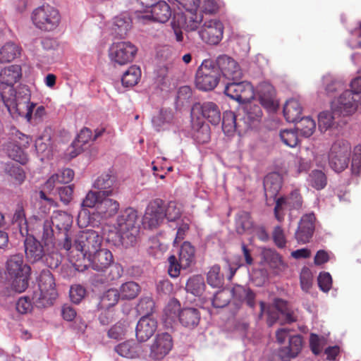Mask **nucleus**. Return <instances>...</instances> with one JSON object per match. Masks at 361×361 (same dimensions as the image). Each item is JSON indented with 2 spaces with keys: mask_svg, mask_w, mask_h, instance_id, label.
I'll list each match as a JSON object with an SVG mask.
<instances>
[{
  "mask_svg": "<svg viewBox=\"0 0 361 361\" xmlns=\"http://www.w3.org/2000/svg\"><path fill=\"white\" fill-rule=\"evenodd\" d=\"M22 76V69L19 65H11L0 72V95L8 113H33L36 104L30 102L29 95L23 98L16 96L13 88Z\"/></svg>",
  "mask_w": 361,
  "mask_h": 361,
  "instance_id": "nucleus-1",
  "label": "nucleus"
},
{
  "mask_svg": "<svg viewBox=\"0 0 361 361\" xmlns=\"http://www.w3.org/2000/svg\"><path fill=\"white\" fill-rule=\"evenodd\" d=\"M137 219V212L132 207H128L121 213L114 226L116 236L113 240L115 244L120 243L128 247L136 243L140 233Z\"/></svg>",
  "mask_w": 361,
  "mask_h": 361,
  "instance_id": "nucleus-2",
  "label": "nucleus"
},
{
  "mask_svg": "<svg viewBox=\"0 0 361 361\" xmlns=\"http://www.w3.org/2000/svg\"><path fill=\"white\" fill-rule=\"evenodd\" d=\"M6 271L13 279L11 288L15 292L20 293L27 288L30 267L23 264L22 255L11 256L6 262Z\"/></svg>",
  "mask_w": 361,
  "mask_h": 361,
  "instance_id": "nucleus-3",
  "label": "nucleus"
},
{
  "mask_svg": "<svg viewBox=\"0 0 361 361\" xmlns=\"http://www.w3.org/2000/svg\"><path fill=\"white\" fill-rule=\"evenodd\" d=\"M111 196L99 195L90 191L83 200L82 205L85 207L94 208L95 213L102 219H109L115 216L120 208V204Z\"/></svg>",
  "mask_w": 361,
  "mask_h": 361,
  "instance_id": "nucleus-4",
  "label": "nucleus"
},
{
  "mask_svg": "<svg viewBox=\"0 0 361 361\" xmlns=\"http://www.w3.org/2000/svg\"><path fill=\"white\" fill-rule=\"evenodd\" d=\"M102 238L94 230H86L80 232L72 245L70 253L74 250L78 252V257L88 258L100 249Z\"/></svg>",
  "mask_w": 361,
  "mask_h": 361,
  "instance_id": "nucleus-5",
  "label": "nucleus"
},
{
  "mask_svg": "<svg viewBox=\"0 0 361 361\" xmlns=\"http://www.w3.org/2000/svg\"><path fill=\"white\" fill-rule=\"evenodd\" d=\"M31 19L37 29L51 32L59 27L61 14L58 9L47 4L35 8L32 13Z\"/></svg>",
  "mask_w": 361,
  "mask_h": 361,
  "instance_id": "nucleus-6",
  "label": "nucleus"
},
{
  "mask_svg": "<svg viewBox=\"0 0 361 361\" xmlns=\"http://www.w3.org/2000/svg\"><path fill=\"white\" fill-rule=\"evenodd\" d=\"M220 73L214 61L204 60L195 75V86L202 91L214 90L219 82Z\"/></svg>",
  "mask_w": 361,
  "mask_h": 361,
  "instance_id": "nucleus-7",
  "label": "nucleus"
},
{
  "mask_svg": "<svg viewBox=\"0 0 361 361\" xmlns=\"http://www.w3.org/2000/svg\"><path fill=\"white\" fill-rule=\"evenodd\" d=\"M180 303L178 300L171 301L165 309L166 317L173 320L178 317L181 325L185 328L193 329L200 321V312L198 309L186 307L180 310Z\"/></svg>",
  "mask_w": 361,
  "mask_h": 361,
  "instance_id": "nucleus-8",
  "label": "nucleus"
},
{
  "mask_svg": "<svg viewBox=\"0 0 361 361\" xmlns=\"http://www.w3.org/2000/svg\"><path fill=\"white\" fill-rule=\"evenodd\" d=\"M39 293H35L32 299L38 307H45L52 304L58 295L55 281L48 270L41 272L38 279Z\"/></svg>",
  "mask_w": 361,
  "mask_h": 361,
  "instance_id": "nucleus-9",
  "label": "nucleus"
},
{
  "mask_svg": "<svg viewBox=\"0 0 361 361\" xmlns=\"http://www.w3.org/2000/svg\"><path fill=\"white\" fill-rule=\"evenodd\" d=\"M350 152L351 146L347 140L335 141L329 153L330 167L337 173L344 171L348 166Z\"/></svg>",
  "mask_w": 361,
  "mask_h": 361,
  "instance_id": "nucleus-10",
  "label": "nucleus"
},
{
  "mask_svg": "<svg viewBox=\"0 0 361 361\" xmlns=\"http://www.w3.org/2000/svg\"><path fill=\"white\" fill-rule=\"evenodd\" d=\"M303 205V197L300 190L298 188L293 190L287 195L281 196L276 199L274 209V216L279 222L284 220V206H286L289 211V217L292 220L293 212L295 210L302 209Z\"/></svg>",
  "mask_w": 361,
  "mask_h": 361,
  "instance_id": "nucleus-11",
  "label": "nucleus"
},
{
  "mask_svg": "<svg viewBox=\"0 0 361 361\" xmlns=\"http://www.w3.org/2000/svg\"><path fill=\"white\" fill-rule=\"evenodd\" d=\"M252 114H223L222 130L231 135L235 130H246L255 126Z\"/></svg>",
  "mask_w": 361,
  "mask_h": 361,
  "instance_id": "nucleus-12",
  "label": "nucleus"
},
{
  "mask_svg": "<svg viewBox=\"0 0 361 361\" xmlns=\"http://www.w3.org/2000/svg\"><path fill=\"white\" fill-rule=\"evenodd\" d=\"M137 53V48L130 42H118L109 48V58L118 65H125L131 62Z\"/></svg>",
  "mask_w": 361,
  "mask_h": 361,
  "instance_id": "nucleus-13",
  "label": "nucleus"
},
{
  "mask_svg": "<svg viewBox=\"0 0 361 361\" xmlns=\"http://www.w3.org/2000/svg\"><path fill=\"white\" fill-rule=\"evenodd\" d=\"M224 93L231 99L242 104L248 103L255 97L252 85L246 81H233L228 83L225 87Z\"/></svg>",
  "mask_w": 361,
  "mask_h": 361,
  "instance_id": "nucleus-14",
  "label": "nucleus"
},
{
  "mask_svg": "<svg viewBox=\"0 0 361 361\" xmlns=\"http://www.w3.org/2000/svg\"><path fill=\"white\" fill-rule=\"evenodd\" d=\"M198 34L201 39L209 44H218L223 38L224 25L217 19L205 20L200 26Z\"/></svg>",
  "mask_w": 361,
  "mask_h": 361,
  "instance_id": "nucleus-15",
  "label": "nucleus"
},
{
  "mask_svg": "<svg viewBox=\"0 0 361 361\" xmlns=\"http://www.w3.org/2000/svg\"><path fill=\"white\" fill-rule=\"evenodd\" d=\"M164 220V202L161 199L151 201L146 209L142 219L145 227L152 229L157 228Z\"/></svg>",
  "mask_w": 361,
  "mask_h": 361,
  "instance_id": "nucleus-16",
  "label": "nucleus"
},
{
  "mask_svg": "<svg viewBox=\"0 0 361 361\" xmlns=\"http://www.w3.org/2000/svg\"><path fill=\"white\" fill-rule=\"evenodd\" d=\"M173 340L168 333H161L156 335L149 345V357L153 360H163L171 350Z\"/></svg>",
  "mask_w": 361,
  "mask_h": 361,
  "instance_id": "nucleus-17",
  "label": "nucleus"
},
{
  "mask_svg": "<svg viewBox=\"0 0 361 361\" xmlns=\"http://www.w3.org/2000/svg\"><path fill=\"white\" fill-rule=\"evenodd\" d=\"M219 69L220 75L224 78L233 80H240L243 77L242 70L238 63L232 57L223 54L219 56L214 63Z\"/></svg>",
  "mask_w": 361,
  "mask_h": 361,
  "instance_id": "nucleus-18",
  "label": "nucleus"
},
{
  "mask_svg": "<svg viewBox=\"0 0 361 361\" xmlns=\"http://www.w3.org/2000/svg\"><path fill=\"white\" fill-rule=\"evenodd\" d=\"M302 337L300 335L289 336L288 346L281 348L271 355L269 361H290L300 353L302 348Z\"/></svg>",
  "mask_w": 361,
  "mask_h": 361,
  "instance_id": "nucleus-19",
  "label": "nucleus"
},
{
  "mask_svg": "<svg viewBox=\"0 0 361 361\" xmlns=\"http://www.w3.org/2000/svg\"><path fill=\"white\" fill-rule=\"evenodd\" d=\"M316 217L313 212L302 216L295 233L297 241L301 244L310 242L315 229Z\"/></svg>",
  "mask_w": 361,
  "mask_h": 361,
  "instance_id": "nucleus-20",
  "label": "nucleus"
},
{
  "mask_svg": "<svg viewBox=\"0 0 361 361\" xmlns=\"http://www.w3.org/2000/svg\"><path fill=\"white\" fill-rule=\"evenodd\" d=\"M301 114H283L284 118L288 123H293L295 130L300 133L302 136L310 137L316 129L315 121L310 116L300 117Z\"/></svg>",
  "mask_w": 361,
  "mask_h": 361,
  "instance_id": "nucleus-21",
  "label": "nucleus"
},
{
  "mask_svg": "<svg viewBox=\"0 0 361 361\" xmlns=\"http://www.w3.org/2000/svg\"><path fill=\"white\" fill-rule=\"evenodd\" d=\"M93 186L99 191H94L99 195L114 196L119 192L116 176L105 173L100 175L94 182Z\"/></svg>",
  "mask_w": 361,
  "mask_h": 361,
  "instance_id": "nucleus-22",
  "label": "nucleus"
},
{
  "mask_svg": "<svg viewBox=\"0 0 361 361\" xmlns=\"http://www.w3.org/2000/svg\"><path fill=\"white\" fill-rule=\"evenodd\" d=\"M157 321L151 316H142L138 321L135 328L137 340L140 342H146L156 332L157 329Z\"/></svg>",
  "mask_w": 361,
  "mask_h": 361,
  "instance_id": "nucleus-23",
  "label": "nucleus"
},
{
  "mask_svg": "<svg viewBox=\"0 0 361 361\" xmlns=\"http://www.w3.org/2000/svg\"><path fill=\"white\" fill-rule=\"evenodd\" d=\"M360 100L350 90H345L338 98L331 102L333 113L356 110Z\"/></svg>",
  "mask_w": 361,
  "mask_h": 361,
  "instance_id": "nucleus-24",
  "label": "nucleus"
},
{
  "mask_svg": "<svg viewBox=\"0 0 361 361\" xmlns=\"http://www.w3.org/2000/svg\"><path fill=\"white\" fill-rule=\"evenodd\" d=\"M49 222H51V225L54 226L59 231L64 232L65 238L63 243V247L66 251L71 250L72 242L68 235V232L72 224L71 216L66 212H56L52 216Z\"/></svg>",
  "mask_w": 361,
  "mask_h": 361,
  "instance_id": "nucleus-25",
  "label": "nucleus"
},
{
  "mask_svg": "<svg viewBox=\"0 0 361 361\" xmlns=\"http://www.w3.org/2000/svg\"><path fill=\"white\" fill-rule=\"evenodd\" d=\"M283 183V176L277 172L269 173L264 177L263 185L267 202L276 197Z\"/></svg>",
  "mask_w": 361,
  "mask_h": 361,
  "instance_id": "nucleus-26",
  "label": "nucleus"
},
{
  "mask_svg": "<svg viewBox=\"0 0 361 361\" xmlns=\"http://www.w3.org/2000/svg\"><path fill=\"white\" fill-rule=\"evenodd\" d=\"M259 98L260 104L267 111L273 112L277 111L279 104L276 99V90L273 85L267 82L262 84Z\"/></svg>",
  "mask_w": 361,
  "mask_h": 361,
  "instance_id": "nucleus-27",
  "label": "nucleus"
},
{
  "mask_svg": "<svg viewBox=\"0 0 361 361\" xmlns=\"http://www.w3.org/2000/svg\"><path fill=\"white\" fill-rule=\"evenodd\" d=\"M92 269L104 271L113 263L112 253L107 249H99L87 258Z\"/></svg>",
  "mask_w": 361,
  "mask_h": 361,
  "instance_id": "nucleus-28",
  "label": "nucleus"
},
{
  "mask_svg": "<svg viewBox=\"0 0 361 361\" xmlns=\"http://www.w3.org/2000/svg\"><path fill=\"white\" fill-rule=\"evenodd\" d=\"M206 114H190L192 128L196 130L195 139L199 143H206L210 140L209 128L204 124Z\"/></svg>",
  "mask_w": 361,
  "mask_h": 361,
  "instance_id": "nucleus-29",
  "label": "nucleus"
},
{
  "mask_svg": "<svg viewBox=\"0 0 361 361\" xmlns=\"http://www.w3.org/2000/svg\"><path fill=\"white\" fill-rule=\"evenodd\" d=\"M25 252L27 260L32 263L42 259L44 255V250L41 243L32 236L25 240Z\"/></svg>",
  "mask_w": 361,
  "mask_h": 361,
  "instance_id": "nucleus-30",
  "label": "nucleus"
},
{
  "mask_svg": "<svg viewBox=\"0 0 361 361\" xmlns=\"http://www.w3.org/2000/svg\"><path fill=\"white\" fill-rule=\"evenodd\" d=\"M151 14L145 16L146 18L152 19L154 21L164 23L167 22L171 16V10L167 3L164 1L157 2L150 7Z\"/></svg>",
  "mask_w": 361,
  "mask_h": 361,
  "instance_id": "nucleus-31",
  "label": "nucleus"
},
{
  "mask_svg": "<svg viewBox=\"0 0 361 361\" xmlns=\"http://www.w3.org/2000/svg\"><path fill=\"white\" fill-rule=\"evenodd\" d=\"M92 133L88 128H83L80 131L75 140L68 148L71 158H74L82 151V147L90 140H92Z\"/></svg>",
  "mask_w": 361,
  "mask_h": 361,
  "instance_id": "nucleus-32",
  "label": "nucleus"
},
{
  "mask_svg": "<svg viewBox=\"0 0 361 361\" xmlns=\"http://www.w3.org/2000/svg\"><path fill=\"white\" fill-rule=\"evenodd\" d=\"M233 295L235 299L245 302L250 308L255 307V293L249 287L235 286L233 288Z\"/></svg>",
  "mask_w": 361,
  "mask_h": 361,
  "instance_id": "nucleus-33",
  "label": "nucleus"
},
{
  "mask_svg": "<svg viewBox=\"0 0 361 361\" xmlns=\"http://www.w3.org/2000/svg\"><path fill=\"white\" fill-rule=\"evenodd\" d=\"M178 21L186 31H195L200 27V25L202 21V16L196 13L189 12L178 16Z\"/></svg>",
  "mask_w": 361,
  "mask_h": 361,
  "instance_id": "nucleus-34",
  "label": "nucleus"
},
{
  "mask_svg": "<svg viewBox=\"0 0 361 361\" xmlns=\"http://www.w3.org/2000/svg\"><path fill=\"white\" fill-rule=\"evenodd\" d=\"M20 47L14 42H7L0 48V63H10L20 55Z\"/></svg>",
  "mask_w": 361,
  "mask_h": 361,
  "instance_id": "nucleus-35",
  "label": "nucleus"
},
{
  "mask_svg": "<svg viewBox=\"0 0 361 361\" xmlns=\"http://www.w3.org/2000/svg\"><path fill=\"white\" fill-rule=\"evenodd\" d=\"M140 349V345L132 341L123 342L115 347V350L118 355L127 358L138 357Z\"/></svg>",
  "mask_w": 361,
  "mask_h": 361,
  "instance_id": "nucleus-36",
  "label": "nucleus"
},
{
  "mask_svg": "<svg viewBox=\"0 0 361 361\" xmlns=\"http://www.w3.org/2000/svg\"><path fill=\"white\" fill-rule=\"evenodd\" d=\"M118 291L121 300H130L135 299L140 294L141 287L137 283L130 281L122 283Z\"/></svg>",
  "mask_w": 361,
  "mask_h": 361,
  "instance_id": "nucleus-37",
  "label": "nucleus"
},
{
  "mask_svg": "<svg viewBox=\"0 0 361 361\" xmlns=\"http://www.w3.org/2000/svg\"><path fill=\"white\" fill-rule=\"evenodd\" d=\"M195 249L189 242H184L180 249L179 261L181 262L183 269L188 268L195 260Z\"/></svg>",
  "mask_w": 361,
  "mask_h": 361,
  "instance_id": "nucleus-38",
  "label": "nucleus"
},
{
  "mask_svg": "<svg viewBox=\"0 0 361 361\" xmlns=\"http://www.w3.org/2000/svg\"><path fill=\"white\" fill-rule=\"evenodd\" d=\"M24 149L13 142H9L6 145L8 156L20 164H25L27 161V154L25 153Z\"/></svg>",
  "mask_w": 361,
  "mask_h": 361,
  "instance_id": "nucleus-39",
  "label": "nucleus"
},
{
  "mask_svg": "<svg viewBox=\"0 0 361 361\" xmlns=\"http://www.w3.org/2000/svg\"><path fill=\"white\" fill-rule=\"evenodd\" d=\"M307 181L310 186L317 190H320L326 187L327 184V178L322 171L313 170L309 174Z\"/></svg>",
  "mask_w": 361,
  "mask_h": 361,
  "instance_id": "nucleus-40",
  "label": "nucleus"
},
{
  "mask_svg": "<svg viewBox=\"0 0 361 361\" xmlns=\"http://www.w3.org/2000/svg\"><path fill=\"white\" fill-rule=\"evenodd\" d=\"M141 77V71L136 66H130L123 75L121 82L125 87L135 85Z\"/></svg>",
  "mask_w": 361,
  "mask_h": 361,
  "instance_id": "nucleus-41",
  "label": "nucleus"
},
{
  "mask_svg": "<svg viewBox=\"0 0 361 361\" xmlns=\"http://www.w3.org/2000/svg\"><path fill=\"white\" fill-rule=\"evenodd\" d=\"M204 288V278L201 275L192 276L186 283V290L196 296L201 295Z\"/></svg>",
  "mask_w": 361,
  "mask_h": 361,
  "instance_id": "nucleus-42",
  "label": "nucleus"
},
{
  "mask_svg": "<svg viewBox=\"0 0 361 361\" xmlns=\"http://www.w3.org/2000/svg\"><path fill=\"white\" fill-rule=\"evenodd\" d=\"M119 299H121V295L118 290L109 288L103 293L101 298L100 306L102 308L108 309L116 305Z\"/></svg>",
  "mask_w": 361,
  "mask_h": 361,
  "instance_id": "nucleus-43",
  "label": "nucleus"
},
{
  "mask_svg": "<svg viewBox=\"0 0 361 361\" xmlns=\"http://www.w3.org/2000/svg\"><path fill=\"white\" fill-rule=\"evenodd\" d=\"M220 266H212L207 273V281L209 285L214 288H219L224 284V275L220 272Z\"/></svg>",
  "mask_w": 361,
  "mask_h": 361,
  "instance_id": "nucleus-44",
  "label": "nucleus"
},
{
  "mask_svg": "<svg viewBox=\"0 0 361 361\" xmlns=\"http://www.w3.org/2000/svg\"><path fill=\"white\" fill-rule=\"evenodd\" d=\"M341 114H318V126L321 131H326L327 130L335 128L338 126L336 120L338 119Z\"/></svg>",
  "mask_w": 361,
  "mask_h": 361,
  "instance_id": "nucleus-45",
  "label": "nucleus"
},
{
  "mask_svg": "<svg viewBox=\"0 0 361 361\" xmlns=\"http://www.w3.org/2000/svg\"><path fill=\"white\" fill-rule=\"evenodd\" d=\"M310 348L314 355H319L327 344L326 338L323 336L311 333L309 340Z\"/></svg>",
  "mask_w": 361,
  "mask_h": 361,
  "instance_id": "nucleus-46",
  "label": "nucleus"
},
{
  "mask_svg": "<svg viewBox=\"0 0 361 361\" xmlns=\"http://www.w3.org/2000/svg\"><path fill=\"white\" fill-rule=\"evenodd\" d=\"M264 261L274 269L280 268L283 265L281 256L275 250L271 249H266L262 252Z\"/></svg>",
  "mask_w": 361,
  "mask_h": 361,
  "instance_id": "nucleus-47",
  "label": "nucleus"
},
{
  "mask_svg": "<svg viewBox=\"0 0 361 361\" xmlns=\"http://www.w3.org/2000/svg\"><path fill=\"white\" fill-rule=\"evenodd\" d=\"M155 303L151 296H145L140 299L137 305V310L143 316H151L154 312Z\"/></svg>",
  "mask_w": 361,
  "mask_h": 361,
  "instance_id": "nucleus-48",
  "label": "nucleus"
},
{
  "mask_svg": "<svg viewBox=\"0 0 361 361\" xmlns=\"http://www.w3.org/2000/svg\"><path fill=\"white\" fill-rule=\"evenodd\" d=\"M192 97V90L189 86L185 85L179 88L177 94L176 110L185 111V109L179 107L180 106H188V99Z\"/></svg>",
  "mask_w": 361,
  "mask_h": 361,
  "instance_id": "nucleus-49",
  "label": "nucleus"
},
{
  "mask_svg": "<svg viewBox=\"0 0 361 361\" xmlns=\"http://www.w3.org/2000/svg\"><path fill=\"white\" fill-rule=\"evenodd\" d=\"M235 224L236 231L240 234H243L245 231L251 228L252 222L250 214L246 212L239 213L236 219Z\"/></svg>",
  "mask_w": 361,
  "mask_h": 361,
  "instance_id": "nucleus-50",
  "label": "nucleus"
},
{
  "mask_svg": "<svg viewBox=\"0 0 361 361\" xmlns=\"http://www.w3.org/2000/svg\"><path fill=\"white\" fill-rule=\"evenodd\" d=\"M220 113L218 106L213 102H196L191 107L190 113Z\"/></svg>",
  "mask_w": 361,
  "mask_h": 361,
  "instance_id": "nucleus-51",
  "label": "nucleus"
},
{
  "mask_svg": "<svg viewBox=\"0 0 361 361\" xmlns=\"http://www.w3.org/2000/svg\"><path fill=\"white\" fill-rule=\"evenodd\" d=\"M260 313L259 317H262L263 314H267V324L269 326H272L279 318V312L276 310L274 307L267 305L264 302H259Z\"/></svg>",
  "mask_w": 361,
  "mask_h": 361,
  "instance_id": "nucleus-52",
  "label": "nucleus"
},
{
  "mask_svg": "<svg viewBox=\"0 0 361 361\" xmlns=\"http://www.w3.org/2000/svg\"><path fill=\"white\" fill-rule=\"evenodd\" d=\"M282 142L290 147H295L298 143V131L292 129H284L280 132Z\"/></svg>",
  "mask_w": 361,
  "mask_h": 361,
  "instance_id": "nucleus-53",
  "label": "nucleus"
},
{
  "mask_svg": "<svg viewBox=\"0 0 361 361\" xmlns=\"http://www.w3.org/2000/svg\"><path fill=\"white\" fill-rule=\"evenodd\" d=\"M11 135L13 143L25 149L29 147L32 141V138L30 136L22 133L14 127L11 129Z\"/></svg>",
  "mask_w": 361,
  "mask_h": 361,
  "instance_id": "nucleus-54",
  "label": "nucleus"
},
{
  "mask_svg": "<svg viewBox=\"0 0 361 361\" xmlns=\"http://www.w3.org/2000/svg\"><path fill=\"white\" fill-rule=\"evenodd\" d=\"M41 239L44 242L45 246L49 247L51 245L53 247L54 240V231L51 222H49V220L44 221L43 224Z\"/></svg>",
  "mask_w": 361,
  "mask_h": 361,
  "instance_id": "nucleus-55",
  "label": "nucleus"
},
{
  "mask_svg": "<svg viewBox=\"0 0 361 361\" xmlns=\"http://www.w3.org/2000/svg\"><path fill=\"white\" fill-rule=\"evenodd\" d=\"M229 301L230 294L228 291L221 290L214 295L212 305L215 308H223L228 304Z\"/></svg>",
  "mask_w": 361,
  "mask_h": 361,
  "instance_id": "nucleus-56",
  "label": "nucleus"
},
{
  "mask_svg": "<svg viewBox=\"0 0 361 361\" xmlns=\"http://www.w3.org/2000/svg\"><path fill=\"white\" fill-rule=\"evenodd\" d=\"M313 276L310 269L307 267H303L300 272V286L303 291L307 293L312 286Z\"/></svg>",
  "mask_w": 361,
  "mask_h": 361,
  "instance_id": "nucleus-57",
  "label": "nucleus"
},
{
  "mask_svg": "<svg viewBox=\"0 0 361 361\" xmlns=\"http://www.w3.org/2000/svg\"><path fill=\"white\" fill-rule=\"evenodd\" d=\"M180 214V209L175 202H170L166 207H164V219H167L169 221H176Z\"/></svg>",
  "mask_w": 361,
  "mask_h": 361,
  "instance_id": "nucleus-58",
  "label": "nucleus"
},
{
  "mask_svg": "<svg viewBox=\"0 0 361 361\" xmlns=\"http://www.w3.org/2000/svg\"><path fill=\"white\" fill-rule=\"evenodd\" d=\"M351 169L353 173L358 175L361 172V145L354 148Z\"/></svg>",
  "mask_w": 361,
  "mask_h": 361,
  "instance_id": "nucleus-59",
  "label": "nucleus"
},
{
  "mask_svg": "<svg viewBox=\"0 0 361 361\" xmlns=\"http://www.w3.org/2000/svg\"><path fill=\"white\" fill-rule=\"evenodd\" d=\"M86 290L80 285H74L70 289V298L73 303L78 304L84 298Z\"/></svg>",
  "mask_w": 361,
  "mask_h": 361,
  "instance_id": "nucleus-60",
  "label": "nucleus"
},
{
  "mask_svg": "<svg viewBox=\"0 0 361 361\" xmlns=\"http://www.w3.org/2000/svg\"><path fill=\"white\" fill-rule=\"evenodd\" d=\"M169 266L168 269L169 274L171 277H177L180 274V269H183V266L181 262L178 260L176 257L174 255H171L168 259Z\"/></svg>",
  "mask_w": 361,
  "mask_h": 361,
  "instance_id": "nucleus-61",
  "label": "nucleus"
},
{
  "mask_svg": "<svg viewBox=\"0 0 361 361\" xmlns=\"http://www.w3.org/2000/svg\"><path fill=\"white\" fill-rule=\"evenodd\" d=\"M272 237L274 243L279 248L286 247V239L284 234V231L281 226H276L272 233Z\"/></svg>",
  "mask_w": 361,
  "mask_h": 361,
  "instance_id": "nucleus-62",
  "label": "nucleus"
},
{
  "mask_svg": "<svg viewBox=\"0 0 361 361\" xmlns=\"http://www.w3.org/2000/svg\"><path fill=\"white\" fill-rule=\"evenodd\" d=\"M318 285L324 292H328L332 286V279L329 273H320L318 276Z\"/></svg>",
  "mask_w": 361,
  "mask_h": 361,
  "instance_id": "nucleus-63",
  "label": "nucleus"
},
{
  "mask_svg": "<svg viewBox=\"0 0 361 361\" xmlns=\"http://www.w3.org/2000/svg\"><path fill=\"white\" fill-rule=\"evenodd\" d=\"M302 111L300 102L296 99H289L283 106V113H301Z\"/></svg>",
  "mask_w": 361,
  "mask_h": 361,
  "instance_id": "nucleus-64",
  "label": "nucleus"
}]
</instances>
